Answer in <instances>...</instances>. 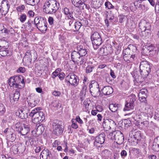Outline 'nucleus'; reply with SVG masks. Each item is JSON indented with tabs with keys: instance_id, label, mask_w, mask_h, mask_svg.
<instances>
[{
	"instance_id": "412c9836",
	"label": "nucleus",
	"mask_w": 159,
	"mask_h": 159,
	"mask_svg": "<svg viewBox=\"0 0 159 159\" xmlns=\"http://www.w3.org/2000/svg\"><path fill=\"white\" fill-rule=\"evenodd\" d=\"M77 52L80 56L86 57V55L88 53V51L83 45H78L77 47Z\"/></svg>"
},
{
	"instance_id": "c03bdc74",
	"label": "nucleus",
	"mask_w": 159,
	"mask_h": 159,
	"mask_svg": "<svg viewBox=\"0 0 159 159\" xmlns=\"http://www.w3.org/2000/svg\"><path fill=\"white\" fill-rule=\"evenodd\" d=\"M27 16L25 14H22L19 16V19L21 23H24L26 20Z\"/></svg>"
},
{
	"instance_id": "7ed1b4c3",
	"label": "nucleus",
	"mask_w": 159,
	"mask_h": 159,
	"mask_svg": "<svg viewBox=\"0 0 159 159\" xmlns=\"http://www.w3.org/2000/svg\"><path fill=\"white\" fill-rule=\"evenodd\" d=\"M8 84L11 87L20 89L25 85L23 77L17 75L11 77L8 80Z\"/></svg>"
},
{
	"instance_id": "6ab92c4d",
	"label": "nucleus",
	"mask_w": 159,
	"mask_h": 159,
	"mask_svg": "<svg viewBox=\"0 0 159 159\" xmlns=\"http://www.w3.org/2000/svg\"><path fill=\"white\" fill-rule=\"evenodd\" d=\"M27 102L29 106L33 107L36 106L39 103V101L34 96H30L27 98Z\"/></svg>"
},
{
	"instance_id": "9b49d317",
	"label": "nucleus",
	"mask_w": 159,
	"mask_h": 159,
	"mask_svg": "<svg viewBox=\"0 0 159 159\" xmlns=\"http://www.w3.org/2000/svg\"><path fill=\"white\" fill-rule=\"evenodd\" d=\"M102 124L103 127L107 130L110 129L111 128H114L116 125L114 121L110 119H103Z\"/></svg>"
},
{
	"instance_id": "b1692460",
	"label": "nucleus",
	"mask_w": 159,
	"mask_h": 159,
	"mask_svg": "<svg viewBox=\"0 0 159 159\" xmlns=\"http://www.w3.org/2000/svg\"><path fill=\"white\" fill-rule=\"evenodd\" d=\"M141 116H142L140 115H136V117L138 120L137 121H138L139 125H141L143 127H147L148 124V121H142L141 120Z\"/></svg>"
},
{
	"instance_id": "09e8293b",
	"label": "nucleus",
	"mask_w": 159,
	"mask_h": 159,
	"mask_svg": "<svg viewBox=\"0 0 159 159\" xmlns=\"http://www.w3.org/2000/svg\"><path fill=\"white\" fill-rule=\"evenodd\" d=\"M72 125H71V127L75 129H76L78 128V125L77 124L76 120L75 119H72L71 120Z\"/></svg>"
},
{
	"instance_id": "473e14b6",
	"label": "nucleus",
	"mask_w": 159,
	"mask_h": 159,
	"mask_svg": "<svg viewBox=\"0 0 159 159\" xmlns=\"http://www.w3.org/2000/svg\"><path fill=\"white\" fill-rule=\"evenodd\" d=\"M67 20H69V26L70 29H72L73 30H74V23L73 24V22L75 20V18L73 17L71 18L69 17L68 18H67L66 19Z\"/></svg>"
},
{
	"instance_id": "7c9ffc66",
	"label": "nucleus",
	"mask_w": 159,
	"mask_h": 159,
	"mask_svg": "<svg viewBox=\"0 0 159 159\" xmlns=\"http://www.w3.org/2000/svg\"><path fill=\"white\" fill-rule=\"evenodd\" d=\"M87 59L86 57L82 56L80 55L79 57L77 59V60L75 61V63H76L78 65H81L84 63H85Z\"/></svg>"
},
{
	"instance_id": "cd10ccee",
	"label": "nucleus",
	"mask_w": 159,
	"mask_h": 159,
	"mask_svg": "<svg viewBox=\"0 0 159 159\" xmlns=\"http://www.w3.org/2000/svg\"><path fill=\"white\" fill-rule=\"evenodd\" d=\"M144 112L146 114H148L150 116H151L153 112V107L151 106L147 105H146Z\"/></svg>"
},
{
	"instance_id": "72a5a7b5",
	"label": "nucleus",
	"mask_w": 159,
	"mask_h": 159,
	"mask_svg": "<svg viewBox=\"0 0 159 159\" xmlns=\"http://www.w3.org/2000/svg\"><path fill=\"white\" fill-rule=\"evenodd\" d=\"M36 125L37 126L35 128L36 129L37 133L38 134H42L44 129L43 126L42 124H39V125Z\"/></svg>"
},
{
	"instance_id": "5701e85b",
	"label": "nucleus",
	"mask_w": 159,
	"mask_h": 159,
	"mask_svg": "<svg viewBox=\"0 0 159 159\" xmlns=\"http://www.w3.org/2000/svg\"><path fill=\"white\" fill-rule=\"evenodd\" d=\"M36 28L42 32H45L47 29V23L46 20H45L42 23H41Z\"/></svg>"
},
{
	"instance_id": "ea45409f",
	"label": "nucleus",
	"mask_w": 159,
	"mask_h": 159,
	"mask_svg": "<svg viewBox=\"0 0 159 159\" xmlns=\"http://www.w3.org/2000/svg\"><path fill=\"white\" fill-rule=\"evenodd\" d=\"M111 152L107 150H105L102 152V154L103 157L105 158H107L111 155Z\"/></svg>"
},
{
	"instance_id": "13d9d810",
	"label": "nucleus",
	"mask_w": 159,
	"mask_h": 159,
	"mask_svg": "<svg viewBox=\"0 0 159 159\" xmlns=\"http://www.w3.org/2000/svg\"><path fill=\"white\" fill-rule=\"evenodd\" d=\"M25 2L28 4L32 6L35 5V0H24Z\"/></svg>"
},
{
	"instance_id": "0eeeda50",
	"label": "nucleus",
	"mask_w": 159,
	"mask_h": 159,
	"mask_svg": "<svg viewBox=\"0 0 159 159\" xmlns=\"http://www.w3.org/2000/svg\"><path fill=\"white\" fill-rule=\"evenodd\" d=\"M90 92L91 95L94 98L102 96L100 93V89L98 83L94 80L91 81L89 85Z\"/></svg>"
},
{
	"instance_id": "ddd939ff",
	"label": "nucleus",
	"mask_w": 159,
	"mask_h": 159,
	"mask_svg": "<svg viewBox=\"0 0 159 159\" xmlns=\"http://www.w3.org/2000/svg\"><path fill=\"white\" fill-rule=\"evenodd\" d=\"M52 156L51 152L45 148L41 152L40 157V159H51Z\"/></svg>"
},
{
	"instance_id": "e433bc0d",
	"label": "nucleus",
	"mask_w": 159,
	"mask_h": 159,
	"mask_svg": "<svg viewBox=\"0 0 159 159\" xmlns=\"http://www.w3.org/2000/svg\"><path fill=\"white\" fill-rule=\"evenodd\" d=\"M12 51L11 50L0 51V55L2 57L9 56L12 55Z\"/></svg>"
},
{
	"instance_id": "052dcab7",
	"label": "nucleus",
	"mask_w": 159,
	"mask_h": 159,
	"mask_svg": "<svg viewBox=\"0 0 159 159\" xmlns=\"http://www.w3.org/2000/svg\"><path fill=\"white\" fill-rule=\"evenodd\" d=\"M80 22H81V24H82V25L85 26H86L88 23V20L85 18L81 20Z\"/></svg>"
},
{
	"instance_id": "423d86ee",
	"label": "nucleus",
	"mask_w": 159,
	"mask_h": 159,
	"mask_svg": "<svg viewBox=\"0 0 159 159\" xmlns=\"http://www.w3.org/2000/svg\"><path fill=\"white\" fill-rule=\"evenodd\" d=\"M90 38L93 48L97 49L103 42L99 34L95 31L91 34Z\"/></svg>"
},
{
	"instance_id": "f8f14e48",
	"label": "nucleus",
	"mask_w": 159,
	"mask_h": 159,
	"mask_svg": "<svg viewBox=\"0 0 159 159\" xmlns=\"http://www.w3.org/2000/svg\"><path fill=\"white\" fill-rule=\"evenodd\" d=\"M146 52L149 55H154L158 52V49L157 46L153 44H150L146 46Z\"/></svg>"
},
{
	"instance_id": "dca6fc26",
	"label": "nucleus",
	"mask_w": 159,
	"mask_h": 159,
	"mask_svg": "<svg viewBox=\"0 0 159 159\" xmlns=\"http://www.w3.org/2000/svg\"><path fill=\"white\" fill-rule=\"evenodd\" d=\"M23 26L25 30H33L35 28V25L34 21L31 19H29L25 22Z\"/></svg>"
},
{
	"instance_id": "6e6d98bb",
	"label": "nucleus",
	"mask_w": 159,
	"mask_h": 159,
	"mask_svg": "<svg viewBox=\"0 0 159 159\" xmlns=\"http://www.w3.org/2000/svg\"><path fill=\"white\" fill-rule=\"evenodd\" d=\"M123 123L124 124L125 127H128L130 126L131 124V121L129 119H125L123 121Z\"/></svg>"
},
{
	"instance_id": "c9c22d12",
	"label": "nucleus",
	"mask_w": 159,
	"mask_h": 159,
	"mask_svg": "<svg viewBox=\"0 0 159 159\" xmlns=\"http://www.w3.org/2000/svg\"><path fill=\"white\" fill-rule=\"evenodd\" d=\"M150 27L148 29H147L145 27V28L144 29V30L142 31L141 34H140V35L142 36L145 37L149 36L150 34Z\"/></svg>"
},
{
	"instance_id": "aec40b11",
	"label": "nucleus",
	"mask_w": 159,
	"mask_h": 159,
	"mask_svg": "<svg viewBox=\"0 0 159 159\" xmlns=\"http://www.w3.org/2000/svg\"><path fill=\"white\" fill-rule=\"evenodd\" d=\"M116 136L115 139V142L119 145L121 144L123 142L124 137L123 134L120 131H117Z\"/></svg>"
},
{
	"instance_id": "864d4df0",
	"label": "nucleus",
	"mask_w": 159,
	"mask_h": 159,
	"mask_svg": "<svg viewBox=\"0 0 159 159\" xmlns=\"http://www.w3.org/2000/svg\"><path fill=\"white\" fill-rule=\"evenodd\" d=\"M139 100L141 102H143L145 104L147 103L146 98L147 96H139Z\"/></svg>"
},
{
	"instance_id": "79ce46f5",
	"label": "nucleus",
	"mask_w": 159,
	"mask_h": 159,
	"mask_svg": "<svg viewBox=\"0 0 159 159\" xmlns=\"http://www.w3.org/2000/svg\"><path fill=\"white\" fill-rule=\"evenodd\" d=\"M82 23L81 24V22L79 21H76L74 23V30L76 31H78L82 25Z\"/></svg>"
},
{
	"instance_id": "58836bf2",
	"label": "nucleus",
	"mask_w": 159,
	"mask_h": 159,
	"mask_svg": "<svg viewBox=\"0 0 159 159\" xmlns=\"http://www.w3.org/2000/svg\"><path fill=\"white\" fill-rule=\"evenodd\" d=\"M0 35L2 37L4 36L8 37L9 36V33L8 30L6 28H3L2 29V31H0Z\"/></svg>"
},
{
	"instance_id": "2f4dec72",
	"label": "nucleus",
	"mask_w": 159,
	"mask_h": 159,
	"mask_svg": "<svg viewBox=\"0 0 159 159\" xmlns=\"http://www.w3.org/2000/svg\"><path fill=\"white\" fill-rule=\"evenodd\" d=\"M15 131H11L7 135H6L7 139L11 141H14L16 139V135L14 133Z\"/></svg>"
},
{
	"instance_id": "338daca9",
	"label": "nucleus",
	"mask_w": 159,
	"mask_h": 159,
	"mask_svg": "<svg viewBox=\"0 0 159 159\" xmlns=\"http://www.w3.org/2000/svg\"><path fill=\"white\" fill-rule=\"evenodd\" d=\"M65 76V74L63 72H61L57 76L59 79L61 80H64Z\"/></svg>"
},
{
	"instance_id": "4c0bfd02",
	"label": "nucleus",
	"mask_w": 159,
	"mask_h": 159,
	"mask_svg": "<svg viewBox=\"0 0 159 159\" xmlns=\"http://www.w3.org/2000/svg\"><path fill=\"white\" fill-rule=\"evenodd\" d=\"M92 4L94 8H98L101 6L102 3L98 0H93Z\"/></svg>"
},
{
	"instance_id": "0e129e2a",
	"label": "nucleus",
	"mask_w": 159,
	"mask_h": 159,
	"mask_svg": "<svg viewBox=\"0 0 159 159\" xmlns=\"http://www.w3.org/2000/svg\"><path fill=\"white\" fill-rule=\"evenodd\" d=\"M25 68L24 67H19L17 70L18 73H24L25 71Z\"/></svg>"
},
{
	"instance_id": "9d476101",
	"label": "nucleus",
	"mask_w": 159,
	"mask_h": 159,
	"mask_svg": "<svg viewBox=\"0 0 159 159\" xmlns=\"http://www.w3.org/2000/svg\"><path fill=\"white\" fill-rule=\"evenodd\" d=\"M0 7V18L5 16L10 8V4L8 1L5 0Z\"/></svg>"
},
{
	"instance_id": "bf43d9fd",
	"label": "nucleus",
	"mask_w": 159,
	"mask_h": 159,
	"mask_svg": "<svg viewBox=\"0 0 159 159\" xmlns=\"http://www.w3.org/2000/svg\"><path fill=\"white\" fill-rule=\"evenodd\" d=\"M129 59L128 60L130 62H133L135 61L137 59V57L135 55H132L131 56H129Z\"/></svg>"
},
{
	"instance_id": "4be33fe9",
	"label": "nucleus",
	"mask_w": 159,
	"mask_h": 159,
	"mask_svg": "<svg viewBox=\"0 0 159 159\" xmlns=\"http://www.w3.org/2000/svg\"><path fill=\"white\" fill-rule=\"evenodd\" d=\"M102 93L105 95H110L113 92L112 88L110 86H106L104 87L102 89Z\"/></svg>"
},
{
	"instance_id": "603ef678",
	"label": "nucleus",
	"mask_w": 159,
	"mask_h": 159,
	"mask_svg": "<svg viewBox=\"0 0 159 159\" xmlns=\"http://www.w3.org/2000/svg\"><path fill=\"white\" fill-rule=\"evenodd\" d=\"M52 105L53 107L57 108L61 107V104L58 101H54L53 102Z\"/></svg>"
},
{
	"instance_id": "774afa93",
	"label": "nucleus",
	"mask_w": 159,
	"mask_h": 159,
	"mask_svg": "<svg viewBox=\"0 0 159 159\" xmlns=\"http://www.w3.org/2000/svg\"><path fill=\"white\" fill-rule=\"evenodd\" d=\"M60 144V142L58 140H56L52 143V146L53 147H56Z\"/></svg>"
},
{
	"instance_id": "69168bd1",
	"label": "nucleus",
	"mask_w": 159,
	"mask_h": 159,
	"mask_svg": "<svg viewBox=\"0 0 159 159\" xmlns=\"http://www.w3.org/2000/svg\"><path fill=\"white\" fill-rule=\"evenodd\" d=\"M125 19V16L120 15L119 16V21L120 23H122L124 22Z\"/></svg>"
},
{
	"instance_id": "4d7b16f0",
	"label": "nucleus",
	"mask_w": 159,
	"mask_h": 159,
	"mask_svg": "<svg viewBox=\"0 0 159 159\" xmlns=\"http://www.w3.org/2000/svg\"><path fill=\"white\" fill-rule=\"evenodd\" d=\"M155 10L156 13H159V0H157L155 6Z\"/></svg>"
},
{
	"instance_id": "f03ea898",
	"label": "nucleus",
	"mask_w": 159,
	"mask_h": 159,
	"mask_svg": "<svg viewBox=\"0 0 159 159\" xmlns=\"http://www.w3.org/2000/svg\"><path fill=\"white\" fill-rule=\"evenodd\" d=\"M40 107H37L32 110L29 113V115L32 117L33 123H37L42 122L45 120V115L43 112L39 111Z\"/></svg>"
},
{
	"instance_id": "6e6552de",
	"label": "nucleus",
	"mask_w": 159,
	"mask_h": 159,
	"mask_svg": "<svg viewBox=\"0 0 159 159\" xmlns=\"http://www.w3.org/2000/svg\"><path fill=\"white\" fill-rule=\"evenodd\" d=\"M65 81L68 85L76 87L79 84V79L75 75L69 74L66 77Z\"/></svg>"
},
{
	"instance_id": "4468645a",
	"label": "nucleus",
	"mask_w": 159,
	"mask_h": 159,
	"mask_svg": "<svg viewBox=\"0 0 159 159\" xmlns=\"http://www.w3.org/2000/svg\"><path fill=\"white\" fill-rule=\"evenodd\" d=\"M19 92V90L17 89L15 91L13 94L10 96V100L11 104L13 105L15 104V102L18 101L20 95Z\"/></svg>"
},
{
	"instance_id": "f257e3e1",
	"label": "nucleus",
	"mask_w": 159,
	"mask_h": 159,
	"mask_svg": "<svg viewBox=\"0 0 159 159\" xmlns=\"http://www.w3.org/2000/svg\"><path fill=\"white\" fill-rule=\"evenodd\" d=\"M59 6V3L56 0H47L43 6V11L46 14H52L57 12Z\"/></svg>"
},
{
	"instance_id": "a878e982",
	"label": "nucleus",
	"mask_w": 159,
	"mask_h": 159,
	"mask_svg": "<svg viewBox=\"0 0 159 159\" xmlns=\"http://www.w3.org/2000/svg\"><path fill=\"white\" fill-rule=\"evenodd\" d=\"M80 55L77 51H74L71 53V59L74 63H75Z\"/></svg>"
},
{
	"instance_id": "a211bd4d",
	"label": "nucleus",
	"mask_w": 159,
	"mask_h": 159,
	"mask_svg": "<svg viewBox=\"0 0 159 159\" xmlns=\"http://www.w3.org/2000/svg\"><path fill=\"white\" fill-rule=\"evenodd\" d=\"M30 125L27 124H23V127L22 126L18 130L19 133H20L22 135H25L30 131Z\"/></svg>"
},
{
	"instance_id": "bb28decb",
	"label": "nucleus",
	"mask_w": 159,
	"mask_h": 159,
	"mask_svg": "<svg viewBox=\"0 0 159 159\" xmlns=\"http://www.w3.org/2000/svg\"><path fill=\"white\" fill-rule=\"evenodd\" d=\"M121 105L119 104H111L109 106V108L112 112H115L118 108H120Z\"/></svg>"
},
{
	"instance_id": "8fccbe9b",
	"label": "nucleus",
	"mask_w": 159,
	"mask_h": 159,
	"mask_svg": "<svg viewBox=\"0 0 159 159\" xmlns=\"http://www.w3.org/2000/svg\"><path fill=\"white\" fill-rule=\"evenodd\" d=\"M152 149L154 151H159V146L154 142L152 147Z\"/></svg>"
},
{
	"instance_id": "c85d7f7f",
	"label": "nucleus",
	"mask_w": 159,
	"mask_h": 159,
	"mask_svg": "<svg viewBox=\"0 0 159 159\" xmlns=\"http://www.w3.org/2000/svg\"><path fill=\"white\" fill-rule=\"evenodd\" d=\"M44 20L43 18H42L40 17H36L34 20L35 28L38 27L40 25L41 23H42Z\"/></svg>"
},
{
	"instance_id": "c756f323",
	"label": "nucleus",
	"mask_w": 159,
	"mask_h": 159,
	"mask_svg": "<svg viewBox=\"0 0 159 159\" xmlns=\"http://www.w3.org/2000/svg\"><path fill=\"white\" fill-rule=\"evenodd\" d=\"M63 12L66 16L67 18L70 17L71 18L73 16V11H70L69 9L67 7H65L63 9Z\"/></svg>"
},
{
	"instance_id": "f3484780",
	"label": "nucleus",
	"mask_w": 159,
	"mask_h": 159,
	"mask_svg": "<svg viewBox=\"0 0 159 159\" xmlns=\"http://www.w3.org/2000/svg\"><path fill=\"white\" fill-rule=\"evenodd\" d=\"M106 135L103 133H102L94 138L95 141L94 144L95 145L96 143H99L100 144H103L105 141Z\"/></svg>"
},
{
	"instance_id": "e2e57ef3",
	"label": "nucleus",
	"mask_w": 159,
	"mask_h": 159,
	"mask_svg": "<svg viewBox=\"0 0 159 159\" xmlns=\"http://www.w3.org/2000/svg\"><path fill=\"white\" fill-rule=\"evenodd\" d=\"M14 131V129L12 128H7L4 131V133L6 135H7L11 131Z\"/></svg>"
},
{
	"instance_id": "5fc2aeb1",
	"label": "nucleus",
	"mask_w": 159,
	"mask_h": 159,
	"mask_svg": "<svg viewBox=\"0 0 159 159\" xmlns=\"http://www.w3.org/2000/svg\"><path fill=\"white\" fill-rule=\"evenodd\" d=\"M6 111L4 106L2 104L0 105V115L3 114Z\"/></svg>"
},
{
	"instance_id": "39448f33",
	"label": "nucleus",
	"mask_w": 159,
	"mask_h": 159,
	"mask_svg": "<svg viewBox=\"0 0 159 159\" xmlns=\"http://www.w3.org/2000/svg\"><path fill=\"white\" fill-rule=\"evenodd\" d=\"M63 122L62 121L58 120H54L52 123L53 133L59 136L62 134L64 130Z\"/></svg>"
},
{
	"instance_id": "20e7f679",
	"label": "nucleus",
	"mask_w": 159,
	"mask_h": 159,
	"mask_svg": "<svg viewBox=\"0 0 159 159\" xmlns=\"http://www.w3.org/2000/svg\"><path fill=\"white\" fill-rule=\"evenodd\" d=\"M139 68L141 77L143 78L147 77L150 72V66L148 62L146 61H142Z\"/></svg>"
},
{
	"instance_id": "49530a36",
	"label": "nucleus",
	"mask_w": 159,
	"mask_h": 159,
	"mask_svg": "<svg viewBox=\"0 0 159 159\" xmlns=\"http://www.w3.org/2000/svg\"><path fill=\"white\" fill-rule=\"evenodd\" d=\"M135 139L138 143V141H140L141 139V134L140 132H137L134 133L133 134Z\"/></svg>"
},
{
	"instance_id": "de8ad7c7",
	"label": "nucleus",
	"mask_w": 159,
	"mask_h": 159,
	"mask_svg": "<svg viewBox=\"0 0 159 159\" xmlns=\"http://www.w3.org/2000/svg\"><path fill=\"white\" fill-rule=\"evenodd\" d=\"M94 66L93 65H89L86 67L85 72L86 73H89L92 72L94 69Z\"/></svg>"
},
{
	"instance_id": "a18cd8bd",
	"label": "nucleus",
	"mask_w": 159,
	"mask_h": 159,
	"mask_svg": "<svg viewBox=\"0 0 159 159\" xmlns=\"http://www.w3.org/2000/svg\"><path fill=\"white\" fill-rule=\"evenodd\" d=\"M148 91L146 89H144L140 90L139 96H147Z\"/></svg>"
},
{
	"instance_id": "a19ab883",
	"label": "nucleus",
	"mask_w": 159,
	"mask_h": 159,
	"mask_svg": "<svg viewBox=\"0 0 159 159\" xmlns=\"http://www.w3.org/2000/svg\"><path fill=\"white\" fill-rule=\"evenodd\" d=\"M61 71V69L60 68H58L55 71L52 73L51 75L53 79H55V78L60 73L59 72Z\"/></svg>"
},
{
	"instance_id": "680f3d73",
	"label": "nucleus",
	"mask_w": 159,
	"mask_h": 159,
	"mask_svg": "<svg viewBox=\"0 0 159 159\" xmlns=\"http://www.w3.org/2000/svg\"><path fill=\"white\" fill-rule=\"evenodd\" d=\"M25 6L24 5L19 6L16 7L17 10L19 12H21L24 11L25 8Z\"/></svg>"
},
{
	"instance_id": "f704fd0d",
	"label": "nucleus",
	"mask_w": 159,
	"mask_h": 159,
	"mask_svg": "<svg viewBox=\"0 0 159 159\" xmlns=\"http://www.w3.org/2000/svg\"><path fill=\"white\" fill-rule=\"evenodd\" d=\"M117 131H115L110 133L107 135V138L110 140H115Z\"/></svg>"
},
{
	"instance_id": "37998d69",
	"label": "nucleus",
	"mask_w": 159,
	"mask_h": 159,
	"mask_svg": "<svg viewBox=\"0 0 159 159\" xmlns=\"http://www.w3.org/2000/svg\"><path fill=\"white\" fill-rule=\"evenodd\" d=\"M129 136V137L128 138V140L129 142H131V143H132V142L134 143V144L138 143L135 139V137L134 136L133 134H130Z\"/></svg>"
},
{
	"instance_id": "1a4fd4ad",
	"label": "nucleus",
	"mask_w": 159,
	"mask_h": 159,
	"mask_svg": "<svg viewBox=\"0 0 159 159\" xmlns=\"http://www.w3.org/2000/svg\"><path fill=\"white\" fill-rule=\"evenodd\" d=\"M136 100V96L134 94L129 95L125 102V107L123 110L124 111H129L134 109V102Z\"/></svg>"
},
{
	"instance_id": "2eb2a0df",
	"label": "nucleus",
	"mask_w": 159,
	"mask_h": 159,
	"mask_svg": "<svg viewBox=\"0 0 159 159\" xmlns=\"http://www.w3.org/2000/svg\"><path fill=\"white\" fill-rule=\"evenodd\" d=\"M28 109L26 108L25 109L23 108L20 110L16 112V114L21 119H26L28 116H30L29 114L28 115Z\"/></svg>"
},
{
	"instance_id": "393cba45",
	"label": "nucleus",
	"mask_w": 159,
	"mask_h": 159,
	"mask_svg": "<svg viewBox=\"0 0 159 159\" xmlns=\"http://www.w3.org/2000/svg\"><path fill=\"white\" fill-rule=\"evenodd\" d=\"M71 2L73 5L77 7H81L84 8L85 6L86 7L85 4L81 0H71Z\"/></svg>"
},
{
	"instance_id": "3c124183",
	"label": "nucleus",
	"mask_w": 159,
	"mask_h": 159,
	"mask_svg": "<svg viewBox=\"0 0 159 159\" xmlns=\"http://www.w3.org/2000/svg\"><path fill=\"white\" fill-rule=\"evenodd\" d=\"M105 5L106 8H107L108 9H113L114 8V6L108 1L106 2L105 3Z\"/></svg>"
}]
</instances>
